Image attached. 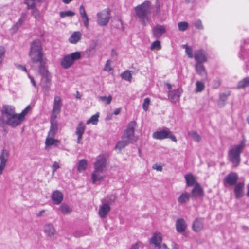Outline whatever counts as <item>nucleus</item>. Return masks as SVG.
I'll return each instance as SVG.
<instances>
[{
	"mask_svg": "<svg viewBox=\"0 0 249 249\" xmlns=\"http://www.w3.org/2000/svg\"><path fill=\"white\" fill-rule=\"evenodd\" d=\"M62 105L63 102L61 97L58 95L55 96L51 113L50 123H57L56 119L61 111Z\"/></svg>",
	"mask_w": 249,
	"mask_h": 249,
	"instance_id": "8",
	"label": "nucleus"
},
{
	"mask_svg": "<svg viewBox=\"0 0 249 249\" xmlns=\"http://www.w3.org/2000/svg\"><path fill=\"white\" fill-rule=\"evenodd\" d=\"M110 210V207L108 204L107 203L103 204L100 206L98 215L101 218H105L109 212Z\"/></svg>",
	"mask_w": 249,
	"mask_h": 249,
	"instance_id": "26",
	"label": "nucleus"
},
{
	"mask_svg": "<svg viewBox=\"0 0 249 249\" xmlns=\"http://www.w3.org/2000/svg\"><path fill=\"white\" fill-rule=\"evenodd\" d=\"M204 228L203 219L197 218L195 219L192 224V229L194 231L198 232L203 230Z\"/></svg>",
	"mask_w": 249,
	"mask_h": 249,
	"instance_id": "23",
	"label": "nucleus"
},
{
	"mask_svg": "<svg viewBox=\"0 0 249 249\" xmlns=\"http://www.w3.org/2000/svg\"><path fill=\"white\" fill-rule=\"evenodd\" d=\"M30 109V106H28L21 111V113H18V115L23 121L25 120V116L28 114Z\"/></svg>",
	"mask_w": 249,
	"mask_h": 249,
	"instance_id": "51",
	"label": "nucleus"
},
{
	"mask_svg": "<svg viewBox=\"0 0 249 249\" xmlns=\"http://www.w3.org/2000/svg\"><path fill=\"white\" fill-rule=\"evenodd\" d=\"M195 68L196 72L201 77L207 78V73L203 63H196L195 65Z\"/></svg>",
	"mask_w": 249,
	"mask_h": 249,
	"instance_id": "29",
	"label": "nucleus"
},
{
	"mask_svg": "<svg viewBox=\"0 0 249 249\" xmlns=\"http://www.w3.org/2000/svg\"><path fill=\"white\" fill-rule=\"evenodd\" d=\"M81 54L80 52H73L70 54L65 55L61 61V66L64 69L70 68L75 61L80 59Z\"/></svg>",
	"mask_w": 249,
	"mask_h": 249,
	"instance_id": "7",
	"label": "nucleus"
},
{
	"mask_svg": "<svg viewBox=\"0 0 249 249\" xmlns=\"http://www.w3.org/2000/svg\"><path fill=\"white\" fill-rule=\"evenodd\" d=\"M87 162L86 160H80L77 164V171L78 172H82L85 171L87 167Z\"/></svg>",
	"mask_w": 249,
	"mask_h": 249,
	"instance_id": "36",
	"label": "nucleus"
},
{
	"mask_svg": "<svg viewBox=\"0 0 249 249\" xmlns=\"http://www.w3.org/2000/svg\"><path fill=\"white\" fill-rule=\"evenodd\" d=\"M176 228L178 233L184 232L187 228V224L183 218H178L176 222Z\"/></svg>",
	"mask_w": 249,
	"mask_h": 249,
	"instance_id": "27",
	"label": "nucleus"
},
{
	"mask_svg": "<svg viewBox=\"0 0 249 249\" xmlns=\"http://www.w3.org/2000/svg\"><path fill=\"white\" fill-rule=\"evenodd\" d=\"M150 102V99L148 97L144 99L142 104V108L144 111H146L148 110Z\"/></svg>",
	"mask_w": 249,
	"mask_h": 249,
	"instance_id": "53",
	"label": "nucleus"
},
{
	"mask_svg": "<svg viewBox=\"0 0 249 249\" xmlns=\"http://www.w3.org/2000/svg\"><path fill=\"white\" fill-rule=\"evenodd\" d=\"M137 126L135 121L130 122L127 125L126 129L124 131L122 136V139L128 141L130 143L136 141L135 138L134 131Z\"/></svg>",
	"mask_w": 249,
	"mask_h": 249,
	"instance_id": "9",
	"label": "nucleus"
},
{
	"mask_svg": "<svg viewBox=\"0 0 249 249\" xmlns=\"http://www.w3.org/2000/svg\"><path fill=\"white\" fill-rule=\"evenodd\" d=\"M59 210L64 214H68L71 212V209L70 207L65 204H62L59 207Z\"/></svg>",
	"mask_w": 249,
	"mask_h": 249,
	"instance_id": "42",
	"label": "nucleus"
},
{
	"mask_svg": "<svg viewBox=\"0 0 249 249\" xmlns=\"http://www.w3.org/2000/svg\"><path fill=\"white\" fill-rule=\"evenodd\" d=\"M183 48L185 49V52L189 58H192L194 57L193 50L191 47L188 46L187 44H185L183 45Z\"/></svg>",
	"mask_w": 249,
	"mask_h": 249,
	"instance_id": "46",
	"label": "nucleus"
},
{
	"mask_svg": "<svg viewBox=\"0 0 249 249\" xmlns=\"http://www.w3.org/2000/svg\"><path fill=\"white\" fill-rule=\"evenodd\" d=\"M205 88L204 84L201 81H198L196 82V92H200L204 90Z\"/></svg>",
	"mask_w": 249,
	"mask_h": 249,
	"instance_id": "43",
	"label": "nucleus"
},
{
	"mask_svg": "<svg viewBox=\"0 0 249 249\" xmlns=\"http://www.w3.org/2000/svg\"><path fill=\"white\" fill-rule=\"evenodd\" d=\"M238 175L235 172H230L224 178L223 181L225 184L227 183L230 185L235 184L238 180Z\"/></svg>",
	"mask_w": 249,
	"mask_h": 249,
	"instance_id": "20",
	"label": "nucleus"
},
{
	"mask_svg": "<svg viewBox=\"0 0 249 249\" xmlns=\"http://www.w3.org/2000/svg\"><path fill=\"white\" fill-rule=\"evenodd\" d=\"M111 55L112 56H116L117 55V53L115 50L112 49L111 50Z\"/></svg>",
	"mask_w": 249,
	"mask_h": 249,
	"instance_id": "63",
	"label": "nucleus"
},
{
	"mask_svg": "<svg viewBox=\"0 0 249 249\" xmlns=\"http://www.w3.org/2000/svg\"><path fill=\"white\" fill-rule=\"evenodd\" d=\"M244 187V184L242 183H239L236 184L234 189L235 197L236 198L241 197L243 195V189Z\"/></svg>",
	"mask_w": 249,
	"mask_h": 249,
	"instance_id": "34",
	"label": "nucleus"
},
{
	"mask_svg": "<svg viewBox=\"0 0 249 249\" xmlns=\"http://www.w3.org/2000/svg\"><path fill=\"white\" fill-rule=\"evenodd\" d=\"M182 91L181 88L169 90L168 93L169 100L173 103L178 102L179 100Z\"/></svg>",
	"mask_w": 249,
	"mask_h": 249,
	"instance_id": "15",
	"label": "nucleus"
},
{
	"mask_svg": "<svg viewBox=\"0 0 249 249\" xmlns=\"http://www.w3.org/2000/svg\"><path fill=\"white\" fill-rule=\"evenodd\" d=\"M150 49L152 50H160L161 49L160 42L159 40L154 41L151 45Z\"/></svg>",
	"mask_w": 249,
	"mask_h": 249,
	"instance_id": "45",
	"label": "nucleus"
},
{
	"mask_svg": "<svg viewBox=\"0 0 249 249\" xmlns=\"http://www.w3.org/2000/svg\"><path fill=\"white\" fill-rule=\"evenodd\" d=\"M86 129V125L83 122H80L76 128L75 134L77 136V143H81L83 135Z\"/></svg>",
	"mask_w": 249,
	"mask_h": 249,
	"instance_id": "18",
	"label": "nucleus"
},
{
	"mask_svg": "<svg viewBox=\"0 0 249 249\" xmlns=\"http://www.w3.org/2000/svg\"><path fill=\"white\" fill-rule=\"evenodd\" d=\"M152 137L156 140H163L169 138L175 142H177L176 137L168 128H165L162 130L154 132L152 134Z\"/></svg>",
	"mask_w": 249,
	"mask_h": 249,
	"instance_id": "10",
	"label": "nucleus"
},
{
	"mask_svg": "<svg viewBox=\"0 0 249 249\" xmlns=\"http://www.w3.org/2000/svg\"><path fill=\"white\" fill-rule=\"evenodd\" d=\"M43 55V53L41 41L37 39L32 42L31 44L29 53V56L32 63L39 62L40 63L38 71L41 77L51 76L45 66Z\"/></svg>",
	"mask_w": 249,
	"mask_h": 249,
	"instance_id": "2",
	"label": "nucleus"
},
{
	"mask_svg": "<svg viewBox=\"0 0 249 249\" xmlns=\"http://www.w3.org/2000/svg\"><path fill=\"white\" fill-rule=\"evenodd\" d=\"M44 232L46 236L51 240L54 239L56 231L53 226L51 224H47L44 227Z\"/></svg>",
	"mask_w": 249,
	"mask_h": 249,
	"instance_id": "21",
	"label": "nucleus"
},
{
	"mask_svg": "<svg viewBox=\"0 0 249 249\" xmlns=\"http://www.w3.org/2000/svg\"><path fill=\"white\" fill-rule=\"evenodd\" d=\"M162 241L161 233L157 232L152 235L150 239V243L158 247V249H170L165 244L163 243L161 244Z\"/></svg>",
	"mask_w": 249,
	"mask_h": 249,
	"instance_id": "12",
	"label": "nucleus"
},
{
	"mask_svg": "<svg viewBox=\"0 0 249 249\" xmlns=\"http://www.w3.org/2000/svg\"><path fill=\"white\" fill-rule=\"evenodd\" d=\"M246 145V140L243 139L239 144L234 145L228 151V160L231 163L232 167H236L240 164L241 160L240 155Z\"/></svg>",
	"mask_w": 249,
	"mask_h": 249,
	"instance_id": "4",
	"label": "nucleus"
},
{
	"mask_svg": "<svg viewBox=\"0 0 249 249\" xmlns=\"http://www.w3.org/2000/svg\"><path fill=\"white\" fill-rule=\"evenodd\" d=\"M194 58L196 63H203L207 61V53L204 50H198L195 51Z\"/></svg>",
	"mask_w": 249,
	"mask_h": 249,
	"instance_id": "16",
	"label": "nucleus"
},
{
	"mask_svg": "<svg viewBox=\"0 0 249 249\" xmlns=\"http://www.w3.org/2000/svg\"><path fill=\"white\" fill-rule=\"evenodd\" d=\"M247 87H249V76L245 77L239 81L237 89H243Z\"/></svg>",
	"mask_w": 249,
	"mask_h": 249,
	"instance_id": "37",
	"label": "nucleus"
},
{
	"mask_svg": "<svg viewBox=\"0 0 249 249\" xmlns=\"http://www.w3.org/2000/svg\"><path fill=\"white\" fill-rule=\"evenodd\" d=\"M97 24L100 26L108 24L111 18V13L108 8H106L97 14Z\"/></svg>",
	"mask_w": 249,
	"mask_h": 249,
	"instance_id": "11",
	"label": "nucleus"
},
{
	"mask_svg": "<svg viewBox=\"0 0 249 249\" xmlns=\"http://www.w3.org/2000/svg\"><path fill=\"white\" fill-rule=\"evenodd\" d=\"M99 117V113H97L95 115H92L89 120H87V124H97L98 122Z\"/></svg>",
	"mask_w": 249,
	"mask_h": 249,
	"instance_id": "39",
	"label": "nucleus"
},
{
	"mask_svg": "<svg viewBox=\"0 0 249 249\" xmlns=\"http://www.w3.org/2000/svg\"><path fill=\"white\" fill-rule=\"evenodd\" d=\"M106 159L104 155H99L94 164V171L91 174V179L93 183L103 181L106 177Z\"/></svg>",
	"mask_w": 249,
	"mask_h": 249,
	"instance_id": "3",
	"label": "nucleus"
},
{
	"mask_svg": "<svg viewBox=\"0 0 249 249\" xmlns=\"http://www.w3.org/2000/svg\"><path fill=\"white\" fill-rule=\"evenodd\" d=\"M58 123H51L50 130L45 140L46 148L52 145L58 146L60 143V141L55 139L54 136L58 130Z\"/></svg>",
	"mask_w": 249,
	"mask_h": 249,
	"instance_id": "6",
	"label": "nucleus"
},
{
	"mask_svg": "<svg viewBox=\"0 0 249 249\" xmlns=\"http://www.w3.org/2000/svg\"><path fill=\"white\" fill-rule=\"evenodd\" d=\"M191 193V196L194 198H202L204 196L203 189L198 183L195 184Z\"/></svg>",
	"mask_w": 249,
	"mask_h": 249,
	"instance_id": "19",
	"label": "nucleus"
},
{
	"mask_svg": "<svg viewBox=\"0 0 249 249\" xmlns=\"http://www.w3.org/2000/svg\"><path fill=\"white\" fill-rule=\"evenodd\" d=\"M45 213L44 210H42L40 211H39L36 214L37 217H40L43 213Z\"/></svg>",
	"mask_w": 249,
	"mask_h": 249,
	"instance_id": "62",
	"label": "nucleus"
},
{
	"mask_svg": "<svg viewBox=\"0 0 249 249\" xmlns=\"http://www.w3.org/2000/svg\"><path fill=\"white\" fill-rule=\"evenodd\" d=\"M188 27V24L186 21L180 22L178 23V28L180 31H184Z\"/></svg>",
	"mask_w": 249,
	"mask_h": 249,
	"instance_id": "49",
	"label": "nucleus"
},
{
	"mask_svg": "<svg viewBox=\"0 0 249 249\" xmlns=\"http://www.w3.org/2000/svg\"><path fill=\"white\" fill-rule=\"evenodd\" d=\"M51 198L54 204L58 205L63 201V195L59 191L56 190L52 193Z\"/></svg>",
	"mask_w": 249,
	"mask_h": 249,
	"instance_id": "24",
	"label": "nucleus"
},
{
	"mask_svg": "<svg viewBox=\"0 0 249 249\" xmlns=\"http://www.w3.org/2000/svg\"><path fill=\"white\" fill-rule=\"evenodd\" d=\"M184 177L188 186H192L196 183L195 178L192 174H186Z\"/></svg>",
	"mask_w": 249,
	"mask_h": 249,
	"instance_id": "35",
	"label": "nucleus"
},
{
	"mask_svg": "<svg viewBox=\"0 0 249 249\" xmlns=\"http://www.w3.org/2000/svg\"><path fill=\"white\" fill-rule=\"evenodd\" d=\"M59 168L60 166L58 163L56 161L54 162L53 164L51 166L53 173L54 174L56 172V171Z\"/></svg>",
	"mask_w": 249,
	"mask_h": 249,
	"instance_id": "56",
	"label": "nucleus"
},
{
	"mask_svg": "<svg viewBox=\"0 0 249 249\" xmlns=\"http://www.w3.org/2000/svg\"><path fill=\"white\" fill-rule=\"evenodd\" d=\"M41 0H24L25 3L27 5V8H33L36 6V2H40Z\"/></svg>",
	"mask_w": 249,
	"mask_h": 249,
	"instance_id": "47",
	"label": "nucleus"
},
{
	"mask_svg": "<svg viewBox=\"0 0 249 249\" xmlns=\"http://www.w3.org/2000/svg\"><path fill=\"white\" fill-rule=\"evenodd\" d=\"M51 76L47 77H41L39 85L41 88L42 91L45 95H47L50 90L51 85Z\"/></svg>",
	"mask_w": 249,
	"mask_h": 249,
	"instance_id": "14",
	"label": "nucleus"
},
{
	"mask_svg": "<svg viewBox=\"0 0 249 249\" xmlns=\"http://www.w3.org/2000/svg\"><path fill=\"white\" fill-rule=\"evenodd\" d=\"M26 17V14L22 13L18 21L12 27L11 30L13 33L16 32L18 29L22 25L23 23L25 20Z\"/></svg>",
	"mask_w": 249,
	"mask_h": 249,
	"instance_id": "32",
	"label": "nucleus"
},
{
	"mask_svg": "<svg viewBox=\"0 0 249 249\" xmlns=\"http://www.w3.org/2000/svg\"><path fill=\"white\" fill-rule=\"evenodd\" d=\"M99 99L101 101L104 102L106 105H108L111 103L112 99V97L111 95H109L108 97L100 96Z\"/></svg>",
	"mask_w": 249,
	"mask_h": 249,
	"instance_id": "50",
	"label": "nucleus"
},
{
	"mask_svg": "<svg viewBox=\"0 0 249 249\" xmlns=\"http://www.w3.org/2000/svg\"><path fill=\"white\" fill-rule=\"evenodd\" d=\"M23 121L18 114L15 113L7 119L4 120L3 122L10 126L15 128L20 125Z\"/></svg>",
	"mask_w": 249,
	"mask_h": 249,
	"instance_id": "13",
	"label": "nucleus"
},
{
	"mask_svg": "<svg viewBox=\"0 0 249 249\" xmlns=\"http://www.w3.org/2000/svg\"><path fill=\"white\" fill-rule=\"evenodd\" d=\"M152 32L154 37L160 38L166 32V29L163 25L158 24L152 28Z\"/></svg>",
	"mask_w": 249,
	"mask_h": 249,
	"instance_id": "22",
	"label": "nucleus"
},
{
	"mask_svg": "<svg viewBox=\"0 0 249 249\" xmlns=\"http://www.w3.org/2000/svg\"><path fill=\"white\" fill-rule=\"evenodd\" d=\"M143 247V244L140 241H138L136 243L132 244L130 249H139L140 248H142Z\"/></svg>",
	"mask_w": 249,
	"mask_h": 249,
	"instance_id": "54",
	"label": "nucleus"
},
{
	"mask_svg": "<svg viewBox=\"0 0 249 249\" xmlns=\"http://www.w3.org/2000/svg\"><path fill=\"white\" fill-rule=\"evenodd\" d=\"M120 111H121V108H117L115 109L113 113L114 115H117L120 113Z\"/></svg>",
	"mask_w": 249,
	"mask_h": 249,
	"instance_id": "61",
	"label": "nucleus"
},
{
	"mask_svg": "<svg viewBox=\"0 0 249 249\" xmlns=\"http://www.w3.org/2000/svg\"><path fill=\"white\" fill-rule=\"evenodd\" d=\"M17 68L18 69L21 70L22 71H23L25 72H27V70L26 67L22 65H17Z\"/></svg>",
	"mask_w": 249,
	"mask_h": 249,
	"instance_id": "59",
	"label": "nucleus"
},
{
	"mask_svg": "<svg viewBox=\"0 0 249 249\" xmlns=\"http://www.w3.org/2000/svg\"><path fill=\"white\" fill-rule=\"evenodd\" d=\"M79 13L85 27L86 28H88L89 26V18L83 5H81L79 7Z\"/></svg>",
	"mask_w": 249,
	"mask_h": 249,
	"instance_id": "25",
	"label": "nucleus"
},
{
	"mask_svg": "<svg viewBox=\"0 0 249 249\" xmlns=\"http://www.w3.org/2000/svg\"><path fill=\"white\" fill-rule=\"evenodd\" d=\"M230 93H223L219 95V99L218 100L217 104L220 107H222L226 104V101L230 95Z\"/></svg>",
	"mask_w": 249,
	"mask_h": 249,
	"instance_id": "33",
	"label": "nucleus"
},
{
	"mask_svg": "<svg viewBox=\"0 0 249 249\" xmlns=\"http://www.w3.org/2000/svg\"><path fill=\"white\" fill-rule=\"evenodd\" d=\"M28 77L30 80V82L32 84V85H33V86L36 89L38 90V86H37V84H36V83L35 81V80L34 79V77L31 76V75L30 74H28Z\"/></svg>",
	"mask_w": 249,
	"mask_h": 249,
	"instance_id": "55",
	"label": "nucleus"
},
{
	"mask_svg": "<svg viewBox=\"0 0 249 249\" xmlns=\"http://www.w3.org/2000/svg\"><path fill=\"white\" fill-rule=\"evenodd\" d=\"M43 55V53L41 41L37 39L32 42L31 44L29 53V56L32 63L39 62L40 63L38 71L41 77L51 76L45 66Z\"/></svg>",
	"mask_w": 249,
	"mask_h": 249,
	"instance_id": "1",
	"label": "nucleus"
},
{
	"mask_svg": "<svg viewBox=\"0 0 249 249\" xmlns=\"http://www.w3.org/2000/svg\"><path fill=\"white\" fill-rule=\"evenodd\" d=\"M220 82L219 80H215L213 82V87L215 88H218L220 85Z\"/></svg>",
	"mask_w": 249,
	"mask_h": 249,
	"instance_id": "60",
	"label": "nucleus"
},
{
	"mask_svg": "<svg viewBox=\"0 0 249 249\" xmlns=\"http://www.w3.org/2000/svg\"><path fill=\"white\" fill-rule=\"evenodd\" d=\"M152 168L157 171L161 172L162 171V166L160 164L156 163L152 166Z\"/></svg>",
	"mask_w": 249,
	"mask_h": 249,
	"instance_id": "57",
	"label": "nucleus"
},
{
	"mask_svg": "<svg viewBox=\"0 0 249 249\" xmlns=\"http://www.w3.org/2000/svg\"><path fill=\"white\" fill-rule=\"evenodd\" d=\"M188 134L196 142H198L201 140V136L195 131H190Z\"/></svg>",
	"mask_w": 249,
	"mask_h": 249,
	"instance_id": "44",
	"label": "nucleus"
},
{
	"mask_svg": "<svg viewBox=\"0 0 249 249\" xmlns=\"http://www.w3.org/2000/svg\"><path fill=\"white\" fill-rule=\"evenodd\" d=\"M172 246V249H178V245L175 242H173Z\"/></svg>",
	"mask_w": 249,
	"mask_h": 249,
	"instance_id": "64",
	"label": "nucleus"
},
{
	"mask_svg": "<svg viewBox=\"0 0 249 249\" xmlns=\"http://www.w3.org/2000/svg\"><path fill=\"white\" fill-rule=\"evenodd\" d=\"M9 156V151L7 149H3L1 153V174L4 169L6 163Z\"/></svg>",
	"mask_w": 249,
	"mask_h": 249,
	"instance_id": "28",
	"label": "nucleus"
},
{
	"mask_svg": "<svg viewBox=\"0 0 249 249\" xmlns=\"http://www.w3.org/2000/svg\"><path fill=\"white\" fill-rule=\"evenodd\" d=\"M4 121L15 113V107L11 105H3L1 110Z\"/></svg>",
	"mask_w": 249,
	"mask_h": 249,
	"instance_id": "17",
	"label": "nucleus"
},
{
	"mask_svg": "<svg viewBox=\"0 0 249 249\" xmlns=\"http://www.w3.org/2000/svg\"><path fill=\"white\" fill-rule=\"evenodd\" d=\"M28 9L32 10V15L34 18L37 19L39 20L40 19V14L38 9L36 8V6H34L33 8H27Z\"/></svg>",
	"mask_w": 249,
	"mask_h": 249,
	"instance_id": "40",
	"label": "nucleus"
},
{
	"mask_svg": "<svg viewBox=\"0 0 249 249\" xmlns=\"http://www.w3.org/2000/svg\"><path fill=\"white\" fill-rule=\"evenodd\" d=\"M195 26L199 29H203V25L202 24L201 21L200 20H198L195 22Z\"/></svg>",
	"mask_w": 249,
	"mask_h": 249,
	"instance_id": "58",
	"label": "nucleus"
},
{
	"mask_svg": "<svg viewBox=\"0 0 249 249\" xmlns=\"http://www.w3.org/2000/svg\"><path fill=\"white\" fill-rule=\"evenodd\" d=\"M82 37V34L79 31L74 32L69 38V41L73 44H76Z\"/></svg>",
	"mask_w": 249,
	"mask_h": 249,
	"instance_id": "31",
	"label": "nucleus"
},
{
	"mask_svg": "<svg viewBox=\"0 0 249 249\" xmlns=\"http://www.w3.org/2000/svg\"><path fill=\"white\" fill-rule=\"evenodd\" d=\"M121 76L122 79L129 82L131 81L132 78V74L129 71H126L122 73Z\"/></svg>",
	"mask_w": 249,
	"mask_h": 249,
	"instance_id": "41",
	"label": "nucleus"
},
{
	"mask_svg": "<svg viewBox=\"0 0 249 249\" xmlns=\"http://www.w3.org/2000/svg\"><path fill=\"white\" fill-rule=\"evenodd\" d=\"M136 16L139 18L140 21L145 26L149 20V14L150 13V2L148 0L144 1L141 4L136 6L135 8Z\"/></svg>",
	"mask_w": 249,
	"mask_h": 249,
	"instance_id": "5",
	"label": "nucleus"
},
{
	"mask_svg": "<svg viewBox=\"0 0 249 249\" xmlns=\"http://www.w3.org/2000/svg\"><path fill=\"white\" fill-rule=\"evenodd\" d=\"M191 195L187 192H182L178 198V202L179 204H184L189 201Z\"/></svg>",
	"mask_w": 249,
	"mask_h": 249,
	"instance_id": "30",
	"label": "nucleus"
},
{
	"mask_svg": "<svg viewBox=\"0 0 249 249\" xmlns=\"http://www.w3.org/2000/svg\"><path fill=\"white\" fill-rule=\"evenodd\" d=\"M75 15L74 12L70 11H62L60 12V17L61 18H64L66 17H73Z\"/></svg>",
	"mask_w": 249,
	"mask_h": 249,
	"instance_id": "48",
	"label": "nucleus"
},
{
	"mask_svg": "<svg viewBox=\"0 0 249 249\" xmlns=\"http://www.w3.org/2000/svg\"><path fill=\"white\" fill-rule=\"evenodd\" d=\"M111 61L110 60H107L106 61V64L105 65L104 71L107 72H109L111 71L113 69L111 67Z\"/></svg>",
	"mask_w": 249,
	"mask_h": 249,
	"instance_id": "52",
	"label": "nucleus"
},
{
	"mask_svg": "<svg viewBox=\"0 0 249 249\" xmlns=\"http://www.w3.org/2000/svg\"><path fill=\"white\" fill-rule=\"evenodd\" d=\"M129 143H130L128 141L124 139H122L121 141L118 142L115 147V149L121 150L122 148L126 147Z\"/></svg>",
	"mask_w": 249,
	"mask_h": 249,
	"instance_id": "38",
	"label": "nucleus"
}]
</instances>
